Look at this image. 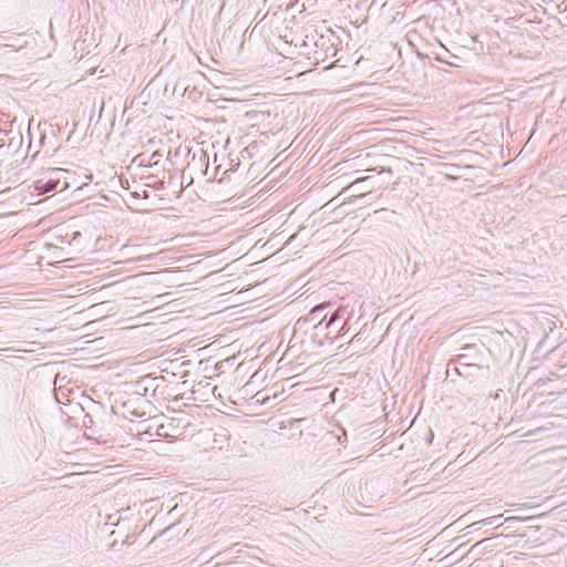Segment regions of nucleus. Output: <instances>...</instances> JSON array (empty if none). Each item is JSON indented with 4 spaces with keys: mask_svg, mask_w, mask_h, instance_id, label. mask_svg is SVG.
<instances>
[{
    "mask_svg": "<svg viewBox=\"0 0 567 567\" xmlns=\"http://www.w3.org/2000/svg\"><path fill=\"white\" fill-rule=\"evenodd\" d=\"M311 40L315 45L313 56L317 61H326L336 56L338 52L337 45L339 43V38L331 29L327 28L324 32L320 34L316 31L315 34L311 35Z\"/></svg>",
    "mask_w": 567,
    "mask_h": 567,
    "instance_id": "nucleus-1",
    "label": "nucleus"
},
{
    "mask_svg": "<svg viewBox=\"0 0 567 567\" xmlns=\"http://www.w3.org/2000/svg\"><path fill=\"white\" fill-rule=\"evenodd\" d=\"M61 172L59 168L50 169L47 175L33 182L34 190L39 195L54 190L60 183L59 175Z\"/></svg>",
    "mask_w": 567,
    "mask_h": 567,
    "instance_id": "nucleus-2",
    "label": "nucleus"
},
{
    "mask_svg": "<svg viewBox=\"0 0 567 567\" xmlns=\"http://www.w3.org/2000/svg\"><path fill=\"white\" fill-rule=\"evenodd\" d=\"M328 305H318L316 306L311 312L309 321L315 323V327H318L322 323V321L327 318V313H323Z\"/></svg>",
    "mask_w": 567,
    "mask_h": 567,
    "instance_id": "nucleus-3",
    "label": "nucleus"
},
{
    "mask_svg": "<svg viewBox=\"0 0 567 567\" xmlns=\"http://www.w3.org/2000/svg\"><path fill=\"white\" fill-rule=\"evenodd\" d=\"M468 367H475V364L467 363L466 355L465 354H460L456 358L455 363H454V370L456 371V373L462 375L463 372L461 371V368H468Z\"/></svg>",
    "mask_w": 567,
    "mask_h": 567,
    "instance_id": "nucleus-4",
    "label": "nucleus"
},
{
    "mask_svg": "<svg viewBox=\"0 0 567 567\" xmlns=\"http://www.w3.org/2000/svg\"><path fill=\"white\" fill-rule=\"evenodd\" d=\"M502 517H503V515H494V516L477 520V524L483 525V526H491L494 524L502 525L503 524L501 522Z\"/></svg>",
    "mask_w": 567,
    "mask_h": 567,
    "instance_id": "nucleus-5",
    "label": "nucleus"
},
{
    "mask_svg": "<svg viewBox=\"0 0 567 567\" xmlns=\"http://www.w3.org/2000/svg\"><path fill=\"white\" fill-rule=\"evenodd\" d=\"M534 519L533 516L528 517H518V516H511L504 519L505 523L515 525V523L525 522V520H532Z\"/></svg>",
    "mask_w": 567,
    "mask_h": 567,
    "instance_id": "nucleus-6",
    "label": "nucleus"
},
{
    "mask_svg": "<svg viewBox=\"0 0 567 567\" xmlns=\"http://www.w3.org/2000/svg\"><path fill=\"white\" fill-rule=\"evenodd\" d=\"M341 318L340 316V310H336L328 319V321L326 322V326L324 328L328 329L330 328L332 324L336 323V321H338L339 319Z\"/></svg>",
    "mask_w": 567,
    "mask_h": 567,
    "instance_id": "nucleus-7",
    "label": "nucleus"
},
{
    "mask_svg": "<svg viewBox=\"0 0 567 567\" xmlns=\"http://www.w3.org/2000/svg\"><path fill=\"white\" fill-rule=\"evenodd\" d=\"M368 172H375L378 174L386 173L389 175L392 174V169L391 168H384V167H381V168L373 167V168L368 169Z\"/></svg>",
    "mask_w": 567,
    "mask_h": 567,
    "instance_id": "nucleus-8",
    "label": "nucleus"
},
{
    "mask_svg": "<svg viewBox=\"0 0 567 567\" xmlns=\"http://www.w3.org/2000/svg\"><path fill=\"white\" fill-rule=\"evenodd\" d=\"M83 424H84V426H85V427L91 429V426H92V424H93V419H92V416H91V415H89V414L84 415V417H83Z\"/></svg>",
    "mask_w": 567,
    "mask_h": 567,
    "instance_id": "nucleus-9",
    "label": "nucleus"
},
{
    "mask_svg": "<svg viewBox=\"0 0 567 567\" xmlns=\"http://www.w3.org/2000/svg\"><path fill=\"white\" fill-rule=\"evenodd\" d=\"M372 179L371 176H365V177H362V178H358L357 181H354L352 183V186H358L359 184H363V183H368Z\"/></svg>",
    "mask_w": 567,
    "mask_h": 567,
    "instance_id": "nucleus-10",
    "label": "nucleus"
},
{
    "mask_svg": "<svg viewBox=\"0 0 567 567\" xmlns=\"http://www.w3.org/2000/svg\"><path fill=\"white\" fill-rule=\"evenodd\" d=\"M484 526L483 525H478L477 522L472 523L471 525L467 526V528L470 529L468 533L480 530Z\"/></svg>",
    "mask_w": 567,
    "mask_h": 567,
    "instance_id": "nucleus-11",
    "label": "nucleus"
},
{
    "mask_svg": "<svg viewBox=\"0 0 567 567\" xmlns=\"http://www.w3.org/2000/svg\"><path fill=\"white\" fill-rule=\"evenodd\" d=\"M544 431H545V427H537V429H535V430H533V431H529V432L526 434V436H532V435H535V434L542 433V432H544Z\"/></svg>",
    "mask_w": 567,
    "mask_h": 567,
    "instance_id": "nucleus-12",
    "label": "nucleus"
},
{
    "mask_svg": "<svg viewBox=\"0 0 567 567\" xmlns=\"http://www.w3.org/2000/svg\"><path fill=\"white\" fill-rule=\"evenodd\" d=\"M559 364L561 368H566L567 367V351L563 354L560 361H559Z\"/></svg>",
    "mask_w": 567,
    "mask_h": 567,
    "instance_id": "nucleus-13",
    "label": "nucleus"
},
{
    "mask_svg": "<svg viewBox=\"0 0 567 567\" xmlns=\"http://www.w3.org/2000/svg\"><path fill=\"white\" fill-rule=\"evenodd\" d=\"M17 351L16 349H12V348H6V349H0V352L1 353H7V352H14ZM23 352H27V350H22Z\"/></svg>",
    "mask_w": 567,
    "mask_h": 567,
    "instance_id": "nucleus-14",
    "label": "nucleus"
},
{
    "mask_svg": "<svg viewBox=\"0 0 567 567\" xmlns=\"http://www.w3.org/2000/svg\"><path fill=\"white\" fill-rule=\"evenodd\" d=\"M489 538H484L482 539L481 542H477L476 544H474L471 548L470 551H472L473 549H475L477 546L482 545L483 543L487 542Z\"/></svg>",
    "mask_w": 567,
    "mask_h": 567,
    "instance_id": "nucleus-15",
    "label": "nucleus"
},
{
    "mask_svg": "<svg viewBox=\"0 0 567 567\" xmlns=\"http://www.w3.org/2000/svg\"><path fill=\"white\" fill-rule=\"evenodd\" d=\"M429 435H430V441H431L433 439V432L430 431Z\"/></svg>",
    "mask_w": 567,
    "mask_h": 567,
    "instance_id": "nucleus-16",
    "label": "nucleus"
}]
</instances>
